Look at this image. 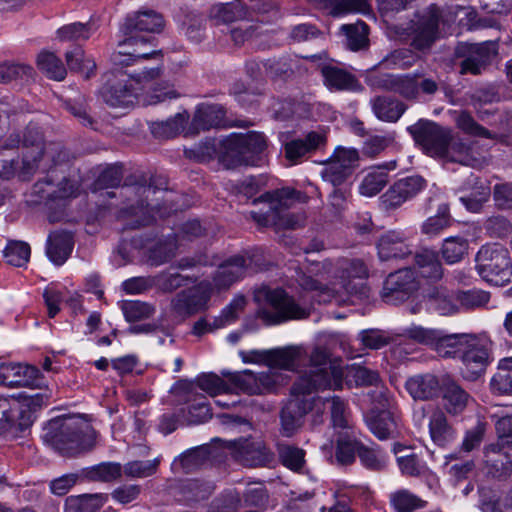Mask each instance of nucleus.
<instances>
[{"label":"nucleus","mask_w":512,"mask_h":512,"mask_svg":"<svg viewBox=\"0 0 512 512\" xmlns=\"http://www.w3.org/2000/svg\"><path fill=\"white\" fill-rule=\"evenodd\" d=\"M333 265L326 260L311 265L307 272L299 274L297 282L303 290L314 292L319 297V302H329L337 294L342 292L348 295L361 294L362 283H355V279H365L368 269L365 263L359 259H343L338 262L335 278L338 281H330V273Z\"/></svg>","instance_id":"nucleus-1"},{"label":"nucleus","mask_w":512,"mask_h":512,"mask_svg":"<svg viewBox=\"0 0 512 512\" xmlns=\"http://www.w3.org/2000/svg\"><path fill=\"white\" fill-rule=\"evenodd\" d=\"M33 140L25 135L23 140L22 164L19 166L15 160H0V177L11 179L18 176L22 180H29L38 169L49 171L57 166H66L69 154L60 143L45 144L41 135L35 131Z\"/></svg>","instance_id":"nucleus-2"},{"label":"nucleus","mask_w":512,"mask_h":512,"mask_svg":"<svg viewBox=\"0 0 512 512\" xmlns=\"http://www.w3.org/2000/svg\"><path fill=\"white\" fill-rule=\"evenodd\" d=\"M320 378L299 377L291 388V398L280 411V433L284 437L294 436L303 426L305 416L313 406L320 401V397H312L314 392L322 391L325 387H337L340 383L339 374H334V381L329 382L328 376L318 374Z\"/></svg>","instance_id":"nucleus-3"},{"label":"nucleus","mask_w":512,"mask_h":512,"mask_svg":"<svg viewBox=\"0 0 512 512\" xmlns=\"http://www.w3.org/2000/svg\"><path fill=\"white\" fill-rule=\"evenodd\" d=\"M95 431L86 422L68 418L54 419L46 427L44 439L64 456H76L90 450L95 443Z\"/></svg>","instance_id":"nucleus-4"},{"label":"nucleus","mask_w":512,"mask_h":512,"mask_svg":"<svg viewBox=\"0 0 512 512\" xmlns=\"http://www.w3.org/2000/svg\"><path fill=\"white\" fill-rule=\"evenodd\" d=\"M161 73L160 67L145 68L133 76L121 70L109 72L106 75V82L100 90V96L110 107H131L138 96V91L149 82L158 79Z\"/></svg>","instance_id":"nucleus-5"},{"label":"nucleus","mask_w":512,"mask_h":512,"mask_svg":"<svg viewBox=\"0 0 512 512\" xmlns=\"http://www.w3.org/2000/svg\"><path fill=\"white\" fill-rule=\"evenodd\" d=\"M294 198L295 191L289 188L267 192L254 200V204H264L266 207L257 212L252 211L251 217L259 226L297 229L304 225L306 218L302 213L288 212Z\"/></svg>","instance_id":"nucleus-6"},{"label":"nucleus","mask_w":512,"mask_h":512,"mask_svg":"<svg viewBox=\"0 0 512 512\" xmlns=\"http://www.w3.org/2000/svg\"><path fill=\"white\" fill-rule=\"evenodd\" d=\"M222 147L220 161L231 169L239 165H254L255 157L267 148V140L262 133L251 131L231 135L223 141Z\"/></svg>","instance_id":"nucleus-7"},{"label":"nucleus","mask_w":512,"mask_h":512,"mask_svg":"<svg viewBox=\"0 0 512 512\" xmlns=\"http://www.w3.org/2000/svg\"><path fill=\"white\" fill-rule=\"evenodd\" d=\"M476 269L487 282L502 286L510 281L512 262L507 249L502 246H482L476 255Z\"/></svg>","instance_id":"nucleus-8"},{"label":"nucleus","mask_w":512,"mask_h":512,"mask_svg":"<svg viewBox=\"0 0 512 512\" xmlns=\"http://www.w3.org/2000/svg\"><path fill=\"white\" fill-rule=\"evenodd\" d=\"M125 195L133 193L136 197V206L131 204L128 208L120 211L119 217L126 221L125 228L135 229L150 224L154 219V211L160 210L157 204L152 202V195H156L161 191L156 189L152 183L149 185H139L135 187L124 188Z\"/></svg>","instance_id":"nucleus-9"},{"label":"nucleus","mask_w":512,"mask_h":512,"mask_svg":"<svg viewBox=\"0 0 512 512\" xmlns=\"http://www.w3.org/2000/svg\"><path fill=\"white\" fill-rule=\"evenodd\" d=\"M267 306L258 311V316L265 324H278L289 319H302L309 312L300 307L292 298L281 289L266 290Z\"/></svg>","instance_id":"nucleus-10"},{"label":"nucleus","mask_w":512,"mask_h":512,"mask_svg":"<svg viewBox=\"0 0 512 512\" xmlns=\"http://www.w3.org/2000/svg\"><path fill=\"white\" fill-rule=\"evenodd\" d=\"M256 255L251 251H243L222 262L213 275L210 283L212 289L225 290L249 272L256 271Z\"/></svg>","instance_id":"nucleus-11"},{"label":"nucleus","mask_w":512,"mask_h":512,"mask_svg":"<svg viewBox=\"0 0 512 512\" xmlns=\"http://www.w3.org/2000/svg\"><path fill=\"white\" fill-rule=\"evenodd\" d=\"M408 131L430 156L442 157L447 151V145L452 140L450 129L427 120H419L410 126Z\"/></svg>","instance_id":"nucleus-12"},{"label":"nucleus","mask_w":512,"mask_h":512,"mask_svg":"<svg viewBox=\"0 0 512 512\" xmlns=\"http://www.w3.org/2000/svg\"><path fill=\"white\" fill-rule=\"evenodd\" d=\"M359 158L355 148L336 147L331 157L323 163L322 179L333 186L342 185L352 175Z\"/></svg>","instance_id":"nucleus-13"},{"label":"nucleus","mask_w":512,"mask_h":512,"mask_svg":"<svg viewBox=\"0 0 512 512\" xmlns=\"http://www.w3.org/2000/svg\"><path fill=\"white\" fill-rule=\"evenodd\" d=\"M212 288L210 282L203 281L197 286L177 293L171 300V313L183 321L207 307Z\"/></svg>","instance_id":"nucleus-14"},{"label":"nucleus","mask_w":512,"mask_h":512,"mask_svg":"<svg viewBox=\"0 0 512 512\" xmlns=\"http://www.w3.org/2000/svg\"><path fill=\"white\" fill-rule=\"evenodd\" d=\"M419 287V279L412 268L399 269L386 277L381 297L384 302L397 305L410 298Z\"/></svg>","instance_id":"nucleus-15"},{"label":"nucleus","mask_w":512,"mask_h":512,"mask_svg":"<svg viewBox=\"0 0 512 512\" xmlns=\"http://www.w3.org/2000/svg\"><path fill=\"white\" fill-rule=\"evenodd\" d=\"M232 458L245 467H262L273 460V453L263 441L254 438H239L227 443Z\"/></svg>","instance_id":"nucleus-16"},{"label":"nucleus","mask_w":512,"mask_h":512,"mask_svg":"<svg viewBox=\"0 0 512 512\" xmlns=\"http://www.w3.org/2000/svg\"><path fill=\"white\" fill-rule=\"evenodd\" d=\"M455 55L461 58L460 73L480 74L490 64L496 55L494 43L460 44L456 47Z\"/></svg>","instance_id":"nucleus-17"},{"label":"nucleus","mask_w":512,"mask_h":512,"mask_svg":"<svg viewBox=\"0 0 512 512\" xmlns=\"http://www.w3.org/2000/svg\"><path fill=\"white\" fill-rule=\"evenodd\" d=\"M154 37L131 35L119 44L118 55L114 56L116 64L129 65L142 59L161 58V52L155 49Z\"/></svg>","instance_id":"nucleus-18"},{"label":"nucleus","mask_w":512,"mask_h":512,"mask_svg":"<svg viewBox=\"0 0 512 512\" xmlns=\"http://www.w3.org/2000/svg\"><path fill=\"white\" fill-rule=\"evenodd\" d=\"M460 358L464 365L462 369L463 377L474 381L485 372L489 363V352L484 342L475 336L469 335Z\"/></svg>","instance_id":"nucleus-19"},{"label":"nucleus","mask_w":512,"mask_h":512,"mask_svg":"<svg viewBox=\"0 0 512 512\" xmlns=\"http://www.w3.org/2000/svg\"><path fill=\"white\" fill-rule=\"evenodd\" d=\"M440 19L441 11L437 6L425 9L413 29L411 46L420 51L429 50L437 38Z\"/></svg>","instance_id":"nucleus-20"},{"label":"nucleus","mask_w":512,"mask_h":512,"mask_svg":"<svg viewBox=\"0 0 512 512\" xmlns=\"http://www.w3.org/2000/svg\"><path fill=\"white\" fill-rule=\"evenodd\" d=\"M35 192L46 200H64L76 197L79 185L68 177L52 172L34 185Z\"/></svg>","instance_id":"nucleus-21"},{"label":"nucleus","mask_w":512,"mask_h":512,"mask_svg":"<svg viewBox=\"0 0 512 512\" xmlns=\"http://www.w3.org/2000/svg\"><path fill=\"white\" fill-rule=\"evenodd\" d=\"M507 447L492 443L484 447V467L487 474L497 480H506L512 474V460Z\"/></svg>","instance_id":"nucleus-22"},{"label":"nucleus","mask_w":512,"mask_h":512,"mask_svg":"<svg viewBox=\"0 0 512 512\" xmlns=\"http://www.w3.org/2000/svg\"><path fill=\"white\" fill-rule=\"evenodd\" d=\"M164 20L154 10H141L126 18L122 30L125 36L137 35V32L157 33L162 31Z\"/></svg>","instance_id":"nucleus-23"},{"label":"nucleus","mask_w":512,"mask_h":512,"mask_svg":"<svg viewBox=\"0 0 512 512\" xmlns=\"http://www.w3.org/2000/svg\"><path fill=\"white\" fill-rule=\"evenodd\" d=\"M378 256L381 261L402 259L411 254V248L403 233L388 231L377 242Z\"/></svg>","instance_id":"nucleus-24"},{"label":"nucleus","mask_w":512,"mask_h":512,"mask_svg":"<svg viewBox=\"0 0 512 512\" xmlns=\"http://www.w3.org/2000/svg\"><path fill=\"white\" fill-rule=\"evenodd\" d=\"M329 355L325 349L316 347L310 355V368L301 377L319 378L316 374H325L328 377L329 382L334 381V374H339L340 383L337 387H325L326 389L338 390L343 387L344 371L341 367L333 365L328 362Z\"/></svg>","instance_id":"nucleus-25"},{"label":"nucleus","mask_w":512,"mask_h":512,"mask_svg":"<svg viewBox=\"0 0 512 512\" xmlns=\"http://www.w3.org/2000/svg\"><path fill=\"white\" fill-rule=\"evenodd\" d=\"M442 400L446 412L455 416L463 413L472 397L458 383L449 380L443 384Z\"/></svg>","instance_id":"nucleus-26"},{"label":"nucleus","mask_w":512,"mask_h":512,"mask_svg":"<svg viewBox=\"0 0 512 512\" xmlns=\"http://www.w3.org/2000/svg\"><path fill=\"white\" fill-rule=\"evenodd\" d=\"M395 168V161H390L383 165L372 167L364 176L359 186L360 194L368 197L378 194L388 183L387 171Z\"/></svg>","instance_id":"nucleus-27"},{"label":"nucleus","mask_w":512,"mask_h":512,"mask_svg":"<svg viewBox=\"0 0 512 512\" xmlns=\"http://www.w3.org/2000/svg\"><path fill=\"white\" fill-rule=\"evenodd\" d=\"M18 414L16 396L5 397L0 395V435L10 434L16 436L29 424L16 421Z\"/></svg>","instance_id":"nucleus-28"},{"label":"nucleus","mask_w":512,"mask_h":512,"mask_svg":"<svg viewBox=\"0 0 512 512\" xmlns=\"http://www.w3.org/2000/svg\"><path fill=\"white\" fill-rule=\"evenodd\" d=\"M73 249V237L64 231L50 233L47 239L46 254L56 265H62L70 256Z\"/></svg>","instance_id":"nucleus-29"},{"label":"nucleus","mask_w":512,"mask_h":512,"mask_svg":"<svg viewBox=\"0 0 512 512\" xmlns=\"http://www.w3.org/2000/svg\"><path fill=\"white\" fill-rule=\"evenodd\" d=\"M406 389L415 400H430L438 396L440 383L432 374L416 375L406 381Z\"/></svg>","instance_id":"nucleus-30"},{"label":"nucleus","mask_w":512,"mask_h":512,"mask_svg":"<svg viewBox=\"0 0 512 512\" xmlns=\"http://www.w3.org/2000/svg\"><path fill=\"white\" fill-rule=\"evenodd\" d=\"M374 115L383 122H397L407 109L400 100L390 96H376L371 100Z\"/></svg>","instance_id":"nucleus-31"},{"label":"nucleus","mask_w":512,"mask_h":512,"mask_svg":"<svg viewBox=\"0 0 512 512\" xmlns=\"http://www.w3.org/2000/svg\"><path fill=\"white\" fill-rule=\"evenodd\" d=\"M325 138L317 132L308 133L305 138L295 139L287 142L284 146L285 156L292 163L316 150L324 144Z\"/></svg>","instance_id":"nucleus-32"},{"label":"nucleus","mask_w":512,"mask_h":512,"mask_svg":"<svg viewBox=\"0 0 512 512\" xmlns=\"http://www.w3.org/2000/svg\"><path fill=\"white\" fill-rule=\"evenodd\" d=\"M325 84L330 89L360 92L363 90L359 81L349 72L333 66L322 68Z\"/></svg>","instance_id":"nucleus-33"},{"label":"nucleus","mask_w":512,"mask_h":512,"mask_svg":"<svg viewBox=\"0 0 512 512\" xmlns=\"http://www.w3.org/2000/svg\"><path fill=\"white\" fill-rule=\"evenodd\" d=\"M225 110L219 104H201L194 114L192 127L196 130H209L223 125Z\"/></svg>","instance_id":"nucleus-34"},{"label":"nucleus","mask_w":512,"mask_h":512,"mask_svg":"<svg viewBox=\"0 0 512 512\" xmlns=\"http://www.w3.org/2000/svg\"><path fill=\"white\" fill-rule=\"evenodd\" d=\"M429 433L433 442L441 447L455 439V430L448 423L445 413L439 408L435 409L430 416Z\"/></svg>","instance_id":"nucleus-35"},{"label":"nucleus","mask_w":512,"mask_h":512,"mask_svg":"<svg viewBox=\"0 0 512 512\" xmlns=\"http://www.w3.org/2000/svg\"><path fill=\"white\" fill-rule=\"evenodd\" d=\"M415 267L423 278L433 281L440 280L443 269L438 254L430 249H422L414 256Z\"/></svg>","instance_id":"nucleus-36"},{"label":"nucleus","mask_w":512,"mask_h":512,"mask_svg":"<svg viewBox=\"0 0 512 512\" xmlns=\"http://www.w3.org/2000/svg\"><path fill=\"white\" fill-rule=\"evenodd\" d=\"M468 337L466 334H445L439 330L432 349L441 357L460 356Z\"/></svg>","instance_id":"nucleus-37"},{"label":"nucleus","mask_w":512,"mask_h":512,"mask_svg":"<svg viewBox=\"0 0 512 512\" xmlns=\"http://www.w3.org/2000/svg\"><path fill=\"white\" fill-rule=\"evenodd\" d=\"M269 354V368L290 370L294 367L295 362L304 354V349L301 346L292 345L270 349Z\"/></svg>","instance_id":"nucleus-38"},{"label":"nucleus","mask_w":512,"mask_h":512,"mask_svg":"<svg viewBox=\"0 0 512 512\" xmlns=\"http://www.w3.org/2000/svg\"><path fill=\"white\" fill-rule=\"evenodd\" d=\"M103 494H85L66 499L65 512H96L106 502Z\"/></svg>","instance_id":"nucleus-39"},{"label":"nucleus","mask_w":512,"mask_h":512,"mask_svg":"<svg viewBox=\"0 0 512 512\" xmlns=\"http://www.w3.org/2000/svg\"><path fill=\"white\" fill-rule=\"evenodd\" d=\"M189 119L187 112L177 113L166 121L153 122L150 126L151 132L158 138H172L178 135Z\"/></svg>","instance_id":"nucleus-40"},{"label":"nucleus","mask_w":512,"mask_h":512,"mask_svg":"<svg viewBox=\"0 0 512 512\" xmlns=\"http://www.w3.org/2000/svg\"><path fill=\"white\" fill-rule=\"evenodd\" d=\"M367 424L371 432L381 440L391 437L396 428L391 413L386 410L377 414L372 412L367 418Z\"/></svg>","instance_id":"nucleus-41"},{"label":"nucleus","mask_w":512,"mask_h":512,"mask_svg":"<svg viewBox=\"0 0 512 512\" xmlns=\"http://www.w3.org/2000/svg\"><path fill=\"white\" fill-rule=\"evenodd\" d=\"M232 394L244 392L250 395L260 394V388L256 380V373L251 370L230 373L228 375Z\"/></svg>","instance_id":"nucleus-42"},{"label":"nucleus","mask_w":512,"mask_h":512,"mask_svg":"<svg viewBox=\"0 0 512 512\" xmlns=\"http://www.w3.org/2000/svg\"><path fill=\"white\" fill-rule=\"evenodd\" d=\"M347 384L354 382L356 386H378L381 378L376 370L364 366L352 365L346 368L344 374Z\"/></svg>","instance_id":"nucleus-43"},{"label":"nucleus","mask_w":512,"mask_h":512,"mask_svg":"<svg viewBox=\"0 0 512 512\" xmlns=\"http://www.w3.org/2000/svg\"><path fill=\"white\" fill-rule=\"evenodd\" d=\"M37 65L49 78L61 81L66 76V68L60 58L52 52H41L37 57Z\"/></svg>","instance_id":"nucleus-44"},{"label":"nucleus","mask_w":512,"mask_h":512,"mask_svg":"<svg viewBox=\"0 0 512 512\" xmlns=\"http://www.w3.org/2000/svg\"><path fill=\"white\" fill-rule=\"evenodd\" d=\"M358 339L363 348L370 350H378L394 342V337L389 332L376 328L360 331Z\"/></svg>","instance_id":"nucleus-45"},{"label":"nucleus","mask_w":512,"mask_h":512,"mask_svg":"<svg viewBox=\"0 0 512 512\" xmlns=\"http://www.w3.org/2000/svg\"><path fill=\"white\" fill-rule=\"evenodd\" d=\"M469 248L468 240L459 237H449L446 238L443 242L441 253L444 258V260L448 264H454L456 262H459L464 255L467 253Z\"/></svg>","instance_id":"nucleus-46"},{"label":"nucleus","mask_w":512,"mask_h":512,"mask_svg":"<svg viewBox=\"0 0 512 512\" xmlns=\"http://www.w3.org/2000/svg\"><path fill=\"white\" fill-rule=\"evenodd\" d=\"M244 505L252 512L264 510L268 503V493L263 483H250L244 494Z\"/></svg>","instance_id":"nucleus-47"},{"label":"nucleus","mask_w":512,"mask_h":512,"mask_svg":"<svg viewBox=\"0 0 512 512\" xmlns=\"http://www.w3.org/2000/svg\"><path fill=\"white\" fill-rule=\"evenodd\" d=\"M428 298L434 308L443 315L451 314L458 310L459 306L456 294H450L449 291L443 287L435 288L428 294Z\"/></svg>","instance_id":"nucleus-48"},{"label":"nucleus","mask_w":512,"mask_h":512,"mask_svg":"<svg viewBox=\"0 0 512 512\" xmlns=\"http://www.w3.org/2000/svg\"><path fill=\"white\" fill-rule=\"evenodd\" d=\"M478 506L482 512H505V500H501L499 492L489 486H481L478 489Z\"/></svg>","instance_id":"nucleus-49"},{"label":"nucleus","mask_w":512,"mask_h":512,"mask_svg":"<svg viewBox=\"0 0 512 512\" xmlns=\"http://www.w3.org/2000/svg\"><path fill=\"white\" fill-rule=\"evenodd\" d=\"M121 310L128 322L145 320L155 313L153 305L138 300L124 301L121 305Z\"/></svg>","instance_id":"nucleus-50"},{"label":"nucleus","mask_w":512,"mask_h":512,"mask_svg":"<svg viewBox=\"0 0 512 512\" xmlns=\"http://www.w3.org/2000/svg\"><path fill=\"white\" fill-rule=\"evenodd\" d=\"M66 62L71 70L79 71L86 79L90 78L96 69V64L91 59H86L84 51L80 47L66 52Z\"/></svg>","instance_id":"nucleus-51"},{"label":"nucleus","mask_w":512,"mask_h":512,"mask_svg":"<svg viewBox=\"0 0 512 512\" xmlns=\"http://www.w3.org/2000/svg\"><path fill=\"white\" fill-rule=\"evenodd\" d=\"M197 385L201 390L209 394L211 397H215L221 394H232L230 384L215 374H207L198 377Z\"/></svg>","instance_id":"nucleus-52"},{"label":"nucleus","mask_w":512,"mask_h":512,"mask_svg":"<svg viewBox=\"0 0 512 512\" xmlns=\"http://www.w3.org/2000/svg\"><path fill=\"white\" fill-rule=\"evenodd\" d=\"M30 246L22 241H10L5 250L4 257L8 264L22 267L30 258Z\"/></svg>","instance_id":"nucleus-53"},{"label":"nucleus","mask_w":512,"mask_h":512,"mask_svg":"<svg viewBox=\"0 0 512 512\" xmlns=\"http://www.w3.org/2000/svg\"><path fill=\"white\" fill-rule=\"evenodd\" d=\"M341 29L347 36V45L351 50L357 51L367 45L368 26L364 22L343 25Z\"/></svg>","instance_id":"nucleus-54"},{"label":"nucleus","mask_w":512,"mask_h":512,"mask_svg":"<svg viewBox=\"0 0 512 512\" xmlns=\"http://www.w3.org/2000/svg\"><path fill=\"white\" fill-rule=\"evenodd\" d=\"M176 245L173 241H159L148 249V262L159 266L175 256Z\"/></svg>","instance_id":"nucleus-55"},{"label":"nucleus","mask_w":512,"mask_h":512,"mask_svg":"<svg viewBox=\"0 0 512 512\" xmlns=\"http://www.w3.org/2000/svg\"><path fill=\"white\" fill-rule=\"evenodd\" d=\"M122 474V467L118 463L106 462L92 467L87 476L90 480L111 482L120 478Z\"/></svg>","instance_id":"nucleus-56"},{"label":"nucleus","mask_w":512,"mask_h":512,"mask_svg":"<svg viewBox=\"0 0 512 512\" xmlns=\"http://www.w3.org/2000/svg\"><path fill=\"white\" fill-rule=\"evenodd\" d=\"M418 78L419 73H410L397 75L394 93L407 100H415L418 98Z\"/></svg>","instance_id":"nucleus-57"},{"label":"nucleus","mask_w":512,"mask_h":512,"mask_svg":"<svg viewBox=\"0 0 512 512\" xmlns=\"http://www.w3.org/2000/svg\"><path fill=\"white\" fill-rule=\"evenodd\" d=\"M439 330L425 328L418 325H412L403 330L401 336L410 339L416 343L430 346L433 348L436 337L438 336Z\"/></svg>","instance_id":"nucleus-58"},{"label":"nucleus","mask_w":512,"mask_h":512,"mask_svg":"<svg viewBox=\"0 0 512 512\" xmlns=\"http://www.w3.org/2000/svg\"><path fill=\"white\" fill-rule=\"evenodd\" d=\"M391 502L398 512H412L417 508L423 507L425 503L422 499L406 490L394 493L391 496Z\"/></svg>","instance_id":"nucleus-59"},{"label":"nucleus","mask_w":512,"mask_h":512,"mask_svg":"<svg viewBox=\"0 0 512 512\" xmlns=\"http://www.w3.org/2000/svg\"><path fill=\"white\" fill-rule=\"evenodd\" d=\"M458 306L473 309L485 306L490 299L489 293L482 290L459 291L456 294Z\"/></svg>","instance_id":"nucleus-60"},{"label":"nucleus","mask_w":512,"mask_h":512,"mask_svg":"<svg viewBox=\"0 0 512 512\" xmlns=\"http://www.w3.org/2000/svg\"><path fill=\"white\" fill-rule=\"evenodd\" d=\"M362 445L348 437H339L337 440L336 460L341 465L351 464L355 459L356 452Z\"/></svg>","instance_id":"nucleus-61"},{"label":"nucleus","mask_w":512,"mask_h":512,"mask_svg":"<svg viewBox=\"0 0 512 512\" xmlns=\"http://www.w3.org/2000/svg\"><path fill=\"white\" fill-rule=\"evenodd\" d=\"M394 142V135L388 133L386 135H374L369 137L363 144L362 152L365 156L374 158L382 153L387 147Z\"/></svg>","instance_id":"nucleus-62"},{"label":"nucleus","mask_w":512,"mask_h":512,"mask_svg":"<svg viewBox=\"0 0 512 512\" xmlns=\"http://www.w3.org/2000/svg\"><path fill=\"white\" fill-rule=\"evenodd\" d=\"M213 491V486L199 480H190L183 487L184 498L187 502H198L207 499Z\"/></svg>","instance_id":"nucleus-63"},{"label":"nucleus","mask_w":512,"mask_h":512,"mask_svg":"<svg viewBox=\"0 0 512 512\" xmlns=\"http://www.w3.org/2000/svg\"><path fill=\"white\" fill-rule=\"evenodd\" d=\"M456 124L459 129L469 135L483 138L493 137L491 132L478 124L468 112L462 111L456 118Z\"/></svg>","instance_id":"nucleus-64"}]
</instances>
